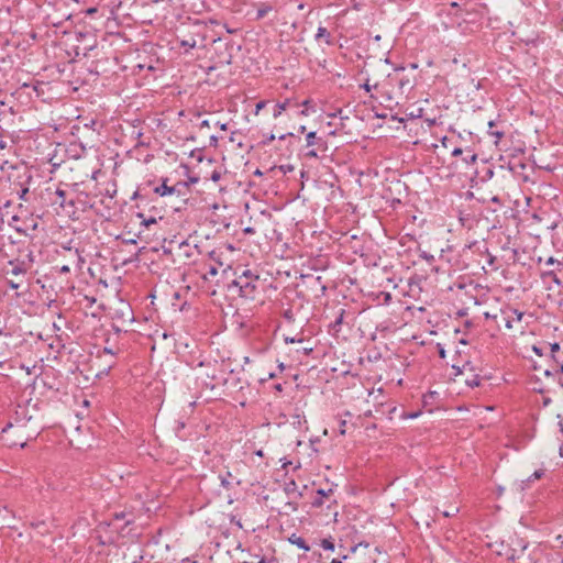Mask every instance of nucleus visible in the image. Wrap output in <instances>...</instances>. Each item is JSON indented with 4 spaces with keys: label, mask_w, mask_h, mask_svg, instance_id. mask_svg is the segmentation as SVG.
<instances>
[{
    "label": "nucleus",
    "mask_w": 563,
    "mask_h": 563,
    "mask_svg": "<svg viewBox=\"0 0 563 563\" xmlns=\"http://www.w3.org/2000/svg\"><path fill=\"white\" fill-rule=\"evenodd\" d=\"M258 276L246 269L241 276L232 280L229 288H238L239 295L246 299H254L257 291Z\"/></svg>",
    "instance_id": "f257e3e1"
},
{
    "label": "nucleus",
    "mask_w": 563,
    "mask_h": 563,
    "mask_svg": "<svg viewBox=\"0 0 563 563\" xmlns=\"http://www.w3.org/2000/svg\"><path fill=\"white\" fill-rule=\"evenodd\" d=\"M46 191L52 196L49 198L52 206H57L63 211L74 212L75 210V199L69 196V194L60 188H56L54 192H49V188Z\"/></svg>",
    "instance_id": "f03ea898"
},
{
    "label": "nucleus",
    "mask_w": 563,
    "mask_h": 563,
    "mask_svg": "<svg viewBox=\"0 0 563 563\" xmlns=\"http://www.w3.org/2000/svg\"><path fill=\"white\" fill-rule=\"evenodd\" d=\"M307 147H312L305 153V157L317 158L318 152L327 151V142L318 137L316 132H309L306 136Z\"/></svg>",
    "instance_id": "7ed1b4c3"
},
{
    "label": "nucleus",
    "mask_w": 563,
    "mask_h": 563,
    "mask_svg": "<svg viewBox=\"0 0 563 563\" xmlns=\"http://www.w3.org/2000/svg\"><path fill=\"white\" fill-rule=\"evenodd\" d=\"M32 180L31 173L24 168L23 173L19 175V181L14 183L16 194L21 200L27 201L29 183Z\"/></svg>",
    "instance_id": "20e7f679"
},
{
    "label": "nucleus",
    "mask_w": 563,
    "mask_h": 563,
    "mask_svg": "<svg viewBox=\"0 0 563 563\" xmlns=\"http://www.w3.org/2000/svg\"><path fill=\"white\" fill-rule=\"evenodd\" d=\"M501 316L503 320L505 321V327L507 329H512L515 321H521L523 312L519 311L518 309L508 307L501 310Z\"/></svg>",
    "instance_id": "39448f33"
},
{
    "label": "nucleus",
    "mask_w": 563,
    "mask_h": 563,
    "mask_svg": "<svg viewBox=\"0 0 563 563\" xmlns=\"http://www.w3.org/2000/svg\"><path fill=\"white\" fill-rule=\"evenodd\" d=\"M219 479L221 486L225 489H231L234 485L239 486L241 484V481L233 476L229 471L223 474H219Z\"/></svg>",
    "instance_id": "423d86ee"
},
{
    "label": "nucleus",
    "mask_w": 563,
    "mask_h": 563,
    "mask_svg": "<svg viewBox=\"0 0 563 563\" xmlns=\"http://www.w3.org/2000/svg\"><path fill=\"white\" fill-rule=\"evenodd\" d=\"M284 492L289 498L296 499L302 497V493L299 490L298 485L294 479L285 484Z\"/></svg>",
    "instance_id": "0eeeda50"
},
{
    "label": "nucleus",
    "mask_w": 563,
    "mask_h": 563,
    "mask_svg": "<svg viewBox=\"0 0 563 563\" xmlns=\"http://www.w3.org/2000/svg\"><path fill=\"white\" fill-rule=\"evenodd\" d=\"M9 265L12 266V269H11V274L12 275H24L29 268L31 267V265H27L25 262L23 261H10L9 262Z\"/></svg>",
    "instance_id": "6e6552de"
},
{
    "label": "nucleus",
    "mask_w": 563,
    "mask_h": 563,
    "mask_svg": "<svg viewBox=\"0 0 563 563\" xmlns=\"http://www.w3.org/2000/svg\"><path fill=\"white\" fill-rule=\"evenodd\" d=\"M314 40L316 41L323 40L324 43L328 44V45H332L333 44V37H332L331 33L324 26H319L318 27L317 34L314 36Z\"/></svg>",
    "instance_id": "1a4fd4ad"
},
{
    "label": "nucleus",
    "mask_w": 563,
    "mask_h": 563,
    "mask_svg": "<svg viewBox=\"0 0 563 563\" xmlns=\"http://www.w3.org/2000/svg\"><path fill=\"white\" fill-rule=\"evenodd\" d=\"M172 187V195L186 196L187 191L189 190V183L186 181H178L176 185L170 186Z\"/></svg>",
    "instance_id": "9d476101"
},
{
    "label": "nucleus",
    "mask_w": 563,
    "mask_h": 563,
    "mask_svg": "<svg viewBox=\"0 0 563 563\" xmlns=\"http://www.w3.org/2000/svg\"><path fill=\"white\" fill-rule=\"evenodd\" d=\"M289 541L292 544H296L299 549H301L303 551H309L310 550V547L307 544L306 540L303 538H301V537H297L296 534H292L289 538Z\"/></svg>",
    "instance_id": "9b49d317"
},
{
    "label": "nucleus",
    "mask_w": 563,
    "mask_h": 563,
    "mask_svg": "<svg viewBox=\"0 0 563 563\" xmlns=\"http://www.w3.org/2000/svg\"><path fill=\"white\" fill-rule=\"evenodd\" d=\"M330 493H332V489H329L328 492H325L324 489H318V497L314 498V500L312 501V506L316 508L321 507L323 505V497L328 496Z\"/></svg>",
    "instance_id": "f8f14e48"
},
{
    "label": "nucleus",
    "mask_w": 563,
    "mask_h": 563,
    "mask_svg": "<svg viewBox=\"0 0 563 563\" xmlns=\"http://www.w3.org/2000/svg\"><path fill=\"white\" fill-rule=\"evenodd\" d=\"M166 181H167V179H164V181L161 186L155 187L154 192L162 197L172 195V187L167 186Z\"/></svg>",
    "instance_id": "ddd939ff"
},
{
    "label": "nucleus",
    "mask_w": 563,
    "mask_h": 563,
    "mask_svg": "<svg viewBox=\"0 0 563 563\" xmlns=\"http://www.w3.org/2000/svg\"><path fill=\"white\" fill-rule=\"evenodd\" d=\"M289 104L290 101L288 99L285 100L284 102L277 103L274 108L273 117L278 118L279 115H282V113L289 107Z\"/></svg>",
    "instance_id": "4468645a"
},
{
    "label": "nucleus",
    "mask_w": 563,
    "mask_h": 563,
    "mask_svg": "<svg viewBox=\"0 0 563 563\" xmlns=\"http://www.w3.org/2000/svg\"><path fill=\"white\" fill-rule=\"evenodd\" d=\"M543 475H544L543 470L534 471V473L527 481L521 482V484H520L521 490L526 489L527 483L536 481V479H540Z\"/></svg>",
    "instance_id": "2eb2a0df"
},
{
    "label": "nucleus",
    "mask_w": 563,
    "mask_h": 563,
    "mask_svg": "<svg viewBox=\"0 0 563 563\" xmlns=\"http://www.w3.org/2000/svg\"><path fill=\"white\" fill-rule=\"evenodd\" d=\"M97 46V38L95 35L90 36L89 40H87V43L81 47L84 51V56L88 55V52L92 51Z\"/></svg>",
    "instance_id": "dca6fc26"
},
{
    "label": "nucleus",
    "mask_w": 563,
    "mask_h": 563,
    "mask_svg": "<svg viewBox=\"0 0 563 563\" xmlns=\"http://www.w3.org/2000/svg\"><path fill=\"white\" fill-rule=\"evenodd\" d=\"M556 272H558V271H554V269L543 272V273L541 274V277H542V278H550L554 284H556V285H559V286H560V285H561V280H560V278L558 277Z\"/></svg>",
    "instance_id": "f3484780"
},
{
    "label": "nucleus",
    "mask_w": 563,
    "mask_h": 563,
    "mask_svg": "<svg viewBox=\"0 0 563 563\" xmlns=\"http://www.w3.org/2000/svg\"><path fill=\"white\" fill-rule=\"evenodd\" d=\"M545 264L547 265H552V266H555L554 271H558V272H562L563 271V261H560L553 256H550L547 261H545Z\"/></svg>",
    "instance_id": "a211bd4d"
},
{
    "label": "nucleus",
    "mask_w": 563,
    "mask_h": 563,
    "mask_svg": "<svg viewBox=\"0 0 563 563\" xmlns=\"http://www.w3.org/2000/svg\"><path fill=\"white\" fill-rule=\"evenodd\" d=\"M344 313H345V311L343 309H341L338 317L335 318V320L331 323L332 330H334V331L340 330V327L343 323Z\"/></svg>",
    "instance_id": "6ab92c4d"
},
{
    "label": "nucleus",
    "mask_w": 563,
    "mask_h": 563,
    "mask_svg": "<svg viewBox=\"0 0 563 563\" xmlns=\"http://www.w3.org/2000/svg\"><path fill=\"white\" fill-rule=\"evenodd\" d=\"M398 86L401 91H405L406 89L411 90L413 85L411 84V80L407 77H402L399 79Z\"/></svg>",
    "instance_id": "aec40b11"
},
{
    "label": "nucleus",
    "mask_w": 563,
    "mask_h": 563,
    "mask_svg": "<svg viewBox=\"0 0 563 563\" xmlns=\"http://www.w3.org/2000/svg\"><path fill=\"white\" fill-rule=\"evenodd\" d=\"M271 10H272L271 5L263 4L261 8L257 9L256 19L257 20L264 19Z\"/></svg>",
    "instance_id": "412c9836"
},
{
    "label": "nucleus",
    "mask_w": 563,
    "mask_h": 563,
    "mask_svg": "<svg viewBox=\"0 0 563 563\" xmlns=\"http://www.w3.org/2000/svg\"><path fill=\"white\" fill-rule=\"evenodd\" d=\"M320 545L327 551H334L335 549L332 538L322 539Z\"/></svg>",
    "instance_id": "4be33fe9"
},
{
    "label": "nucleus",
    "mask_w": 563,
    "mask_h": 563,
    "mask_svg": "<svg viewBox=\"0 0 563 563\" xmlns=\"http://www.w3.org/2000/svg\"><path fill=\"white\" fill-rule=\"evenodd\" d=\"M465 384L470 387H477L481 384V378L478 375H472L470 378L465 379Z\"/></svg>",
    "instance_id": "5701e85b"
},
{
    "label": "nucleus",
    "mask_w": 563,
    "mask_h": 563,
    "mask_svg": "<svg viewBox=\"0 0 563 563\" xmlns=\"http://www.w3.org/2000/svg\"><path fill=\"white\" fill-rule=\"evenodd\" d=\"M180 46L185 47L186 51H188L189 48H194L196 47V40L194 37H191L190 40H181Z\"/></svg>",
    "instance_id": "b1692460"
},
{
    "label": "nucleus",
    "mask_w": 563,
    "mask_h": 563,
    "mask_svg": "<svg viewBox=\"0 0 563 563\" xmlns=\"http://www.w3.org/2000/svg\"><path fill=\"white\" fill-rule=\"evenodd\" d=\"M476 161H477V154L472 153L471 151H468V154L463 158V162L466 165L474 164Z\"/></svg>",
    "instance_id": "393cba45"
},
{
    "label": "nucleus",
    "mask_w": 563,
    "mask_h": 563,
    "mask_svg": "<svg viewBox=\"0 0 563 563\" xmlns=\"http://www.w3.org/2000/svg\"><path fill=\"white\" fill-rule=\"evenodd\" d=\"M314 284L319 285L320 287V295L323 296L327 291V286L322 283V277L318 276L313 279Z\"/></svg>",
    "instance_id": "a878e982"
},
{
    "label": "nucleus",
    "mask_w": 563,
    "mask_h": 563,
    "mask_svg": "<svg viewBox=\"0 0 563 563\" xmlns=\"http://www.w3.org/2000/svg\"><path fill=\"white\" fill-rule=\"evenodd\" d=\"M218 274V267L214 265H210L208 267L207 273L205 274L203 278L208 279L209 276H216Z\"/></svg>",
    "instance_id": "bb28decb"
},
{
    "label": "nucleus",
    "mask_w": 563,
    "mask_h": 563,
    "mask_svg": "<svg viewBox=\"0 0 563 563\" xmlns=\"http://www.w3.org/2000/svg\"><path fill=\"white\" fill-rule=\"evenodd\" d=\"M137 217L142 218V224L145 225L146 228L150 227L151 224H155L156 223V219L155 218L144 219L142 213H139Z\"/></svg>",
    "instance_id": "cd10ccee"
},
{
    "label": "nucleus",
    "mask_w": 563,
    "mask_h": 563,
    "mask_svg": "<svg viewBox=\"0 0 563 563\" xmlns=\"http://www.w3.org/2000/svg\"><path fill=\"white\" fill-rule=\"evenodd\" d=\"M90 36H92V34L87 33V32H86V33H84V32H78V33H77V41H78V42H84V41H86V40H89V37H90Z\"/></svg>",
    "instance_id": "c85d7f7f"
},
{
    "label": "nucleus",
    "mask_w": 563,
    "mask_h": 563,
    "mask_svg": "<svg viewBox=\"0 0 563 563\" xmlns=\"http://www.w3.org/2000/svg\"><path fill=\"white\" fill-rule=\"evenodd\" d=\"M550 350H551L553 360L556 362L554 354L560 351V344L558 342L551 343Z\"/></svg>",
    "instance_id": "c756f323"
},
{
    "label": "nucleus",
    "mask_w": 563,
    "mask_h": 563,
    "mask_svg": "<svg viewBox=\"0 0 563 563\" xmlns=\"http://www.w3.org/2000/svg\"><path fill=\"white\" fill-rule=\"evenodd\" d=\"M7 515H12V511L9 510L5 506L0 508V517L3 521H5Z\"/></svg>",
    "instance_id": "7c9ffc66"
},
{
    "label": "nucleus",
    "mask_w": 563,
    "mask_h": 563,
    "mask_svg": "<svg viewBox=\"0 0 563 563\" xmlns=\"http://www.w3.org/2000/svg\"><path fill=\"white\" fill-rule=\"evenodd\" d=\"M457 512H459V508L453 507L451 510L443 511V516L449 518V517L455 516Z\"/></svg>",
    "instance_id": "2f4dec72"
},
{
    "label": "nucleus",
    "mask_w": 563,
    "mask_h": 563,
    "mask_svg": "<svg viewBox=\"0 0 563 563\" xmlns=\"http://www.w3.org/2000/svg\"><path fill=\"white\" fill-rule=\"evenodd\" d=\"M420 257H422L423 260H426L429 263H432L434 261V256L431 254H428L426 251L420 253Z\"/></svg>",
    "instance_id": "473e14b6"
},
{
    "label": "nucleus",
    "mask_w": 563,
    "mask_h": 563,
    "mask_svg": "<svg viewBox=\"0 0 563 563\" xmlns=\"http://www.w3.org/2000/svg\"><path fill=\"white\" fill-rule=\"evenodd\" d=\"M266 103L267 102L263 101V100L257 102L256 106H255V114H258L260 111L265 108Z\"/></svg>",
    "instance_id": "72a5a7b5"
},
{
    "label": "nucleus",
    "mask_w": 563,
    "mask_h": 563,
    "mask_svg": "<svg viewBox=\"0 0 563 563\" xmlns=\"http://www.w3.org/2000/svg\"><path fill=\"white\" fill-rule=\"evenodd\" d=\"M284 340H285L286 343H295V342L300 343V342L303 341L302 338L297 339V338H291V336H285Z\"/></svg>",
    "instance_id": "f704fd0d"
},
{
    "label": "nucleus",
    "mask_w": 563,
    "mask_h": 563,
    "mask_svg": "<svg viewBox=\"0 0 563 563\" xmlns=\"http://www.w3.org/2000/svg\"><path fill=\"white\" fill-rule=\"evenodd\" d=\"M488 133L490 135L495 136L497 140H500L504 136V132L498 131V130L488 131Z\"/></svg>",
    "instance_id": "c9c22d12"
},
{
    "label": "nucleus",
    "mask_w": 563,
    "mask_h": 563,
    "mask_svg": "<svg viewBox=\"0 0 563 563\" xmlns=\"http://www.w3.org/2000/svg\"><path fill=\"white\" fill-rule=\"evenodd\" d=\"M287 137H289V139H296L297 141H300V139H299V137H296V136L294 135V133H286V134H283V135H280L278 139H279V140H285V139H287Z\"/></svg>",
    "instance_id": "e433bc0d"
},
{
    "label": "nucleus",
    "mask_w": 563,
    "mask_h": 563,
    "mask_svg": "<svg viewBox=\"0 0 563 563\" xmlns=\"http://www.w3.org/2000/svg\"><path fill=\"white\" fill-rule=\"evenodd\" d=\"M8 286L11 288V289H19L20 288V284L19 283H15L13 280H8Z\"/></svg>",
    "instance_id": "4c0bfd02"
},
{
    "label": "nucleus",
    "mask_w": 563,
    "mask_h": 563,
    "mask_svg": "<svg viewBox=\"0 0 563 563\" xmlns=\"http://www.w3.org/2000/svg\"><path fill=\"white\" fill-rule=\"evenodd\" d=\"M284 317H285L288 321H292V320H294V319H292V317H294V316H292V311H291L290 309H288V310H286V311L284 312Z\"/></svg>",
    "instance_id": "58836bf2"
},
{
    "label": "nucleus",
    "mask_w": 563,
    "mask_h": 563,
    "mask_svg": "<svg viewBox=\"0 0 563 563\" xmlns=\"http://www.w3.org/2000/svg\"><path fill=\"white\" fill-rule=\"evenodd\" d=\"M532 351H533L537 355H539V356H542V355H543V350H542V347H539V346H537V345H533V346H532Z\"/></svg>",
    "instance_id": "ea45409f"
},
{
    "label": "nucleus",
    "mask_w": 563,
    "mask_h": 563,
    "mask_svg": "<svg viewBox=\"0 0 563 563\" xmlns=\"http://www.w3.org/2000/svg\"><path fill=\"white\" fill-rule=\"evenodd\" d=\"M69 272H70V268L68 265H63L59 267V273H62V274H67Z\"/></svg>",
    "instance_id": "a19ab883"
},
{
    "label": "nucleus",
    "mask_w": 563,
    "mask_h": 563,
    "mask_svg": "<svg viewBox=\"0 0 563 563\" xmlns=\"http://www.w3.org/2000/svg\"><path fill=\"white\" fill-rule=\"evenodd\" d=\"M275 377H276V374L271 372V373L267 374V377L261 378V382L264 383V382H266L268 379H272V378H275Z\"/></svg>",
    "instance_id": "79ce46f5"
},
{
    "label": "nucleus",
    "mask_w": 563,
    "mask_h": 563,
    "mask_svg": "<svg viewBox=\"0 0 563 563\" xmlns=\"http://www.w3.org/2000/svg\"><path fill=\"white\" fill-rule=\"evenodd\" d=\"M462 153H463V150H462V148H460V147H456V148H454V150L452 151V155H453V156H460V155H462Z\"/></svg>",
    "instance_id": "37998d69"
},
{
    "label": "nucleus",
    "mask_w": 563,
    "mask_h": 563,
    "mask_svg": "<svg viewBox=\"0 0 563 563\" xmlns=\"http://www.w3.org/2000/svg\"><path fill=\"white\" fill-rule=\"evenodd\" d=\"M8 147V143L2 140V137L0 136V151H3Z\"/></svg>",
    "instance_id": "c03bdc74"
},
{
    "label": "nucleus",
    "mask_w": 563,
    "mask_h": 563,
    "mask_svg": "<svg viewBox=\"0 0 563 563\" xmlns=\"http://www.w3.org/2000/svg\"><path fill=\"white\" fill-rule=\"evenodd\" d=\"M345 424H346V421H345V420H342V421L340 422V432H341V434H344V433H345V430H344Z\"/></svg>",
    "instance_id": "a18cd8bd"
},
{
    "label": "nucleus",
    "mask_w": 563,
    "mask_h": 563,
    "mask_svg": "<svg viewBox=\"0 0 563 563\" xmlns=\"http://www.w3.org/2000/svg\"><path fill=\"white\" fill-rule=\"evenodd\" d=\"M97 11H98V9H97L96 7H92V8H89V9L86 11V13H87L88 15H92V14H95Z\"/></svg>",
    "instance_id": "49530a36"
},
{
    "label": "nucleus",
    "mask_w": 563,
    "mask_h": 563,
    "mask_svg": "<svg viewBox=\"0 0 563 563\" xmlns=\"http://www.w3.org/2000/svg\"><path fill=\"white\" fill-rule=\"evenodd\" d=\"M231 522L234 523L236 527L242 528L241 520H236L235 517L231 518Z\"/></svg>",
    "instance_id": "de8ad7c7"
},
{
    "label": "nucleus",
    "mask_w": 563,
    "mask_h": 563,
    "mask_svg": "<svg viewBox=\"0 0 563 563\" xmlns=\"http://www.w3.org/2000/svg\"><path fill=\"white\" fill-rule=\"evenodd\" d=\"M274 140H275V135H274V134H269V136H267V139H266V140H264V142H263V143H264V144H268V143H271V142H272V141H274Z\"/></svg>",
    "instance_id": "09e8293b"
},
{
    "label": "nucleus",
    "mask_w": 563,
    "mask_h": 563,
    "mask_svg": "<svg viewBox=\"0 0 563 563\" xmlns=\"http://www.w3.org/2000/svg\"><path fill=\"white\" fill-rule=\"evenodd\" d=\"M361 87L367 92L372 89V86L368 82L363 84Z\"/></svg>",
    "instance_id": "8fccbe9b"
},
{
    "label": "nucleus",
    "mask_w": 563,
    "mask_h": 563,
    "mask_svg": "<svg viewBox=\"0 0 563 563\" xmlns=\"http://www.w3.org/2000/svg\"><path fill=\"white\" fill-rule=\"evenodd\" d=\"M435 396H438L437 391H429V394L424 396V399H427V398H434Z\"/></svg>",
    "instance_id": "3c124183"
},
{
    "label": "nucleus",
    "mask_w": 563,
    "mask_h": 563,
    "mask_svg": "<svg viewBox=\"0 0 563 563\" xmlns=\"http://www.w3.org/2000/svg\"><path fill=\"white\" fill-rule=\"evenodd\" d=\"M346 558V555H343L342 559H333L330 563H342V560H345Z\"/></svg>",
    "instance_id": "603ef678"
},
{
    "label": "nucleus",
    "mask_w": 563,
    "mask_h": 563,
    "mask_svg": "<svg viewBox=\"0 0 563 563\" xmlns=\"http://www.w3.org/2000/svg\"><path fill=\"white\" fill-rule=\"evenodd\" d=\"M243 231H244V233H246V234H252V233H254V229H253V228H251V227L245 228Z\"/></svg>",
    "instance_id": "864d4df0"
},
{
    "label": "nucleus",
    "mask_w": 563,
    "mask_h": 563,
    "mask_svg": "<svg viewBox=\"0 0 563 563\" xmlns=\"http://www.w3.org/2000/svg\"><path fill=\"white\" fill-rule=\"evenodd\" d=\"M125 517L124 512H120V514H115L114 515V518L118 519V520H121Z\"/></svg>",
    "instance_id": "5fc2aeb1"
},
{
    "label": "nucleus",
    "mask_w": 563,
    "mask_h": 563,
    "mask_svg": "<svg viewBox=\"0 0 563 563\" xmlns=\"http://www.w3.org/2000/svg\"><path fill=\"white\" fill-rule=\"evenodd\" d=\"M282 169L286 173V172H291L294 168H292V166L287 165V166H282Z\"/></svg>",
    "instance_id": "6e6d98bb"
},
{
    "label": "nucleus",
    "mask_w": 563,
    "mask_h": 563,
    "mask_svg": "<svg viewBox=\"0 0 563 563\" xmlns=\"http://www.w3.org/2000/svg\"><path fill=\"white\" fill-rule=\"evenodd\" d=\"M274 389L276 391H282L283 390V385L282 384H276V385H274Z\"/></svg>",
    "instance_id": "4d7b16f0"
},
{
    "label": "nucleus",
    "mask_w": 563,
    "mask_h": 563,
    "mask_svg": "<svg viewBox=\"0 0 563 563\" xmlns=\"http://www.w3.org/2000/svg\"><path fill=\"white\" fill-rule=\"evenodd\" d=\"M103 353H104V354H110L111 356H113V355H114V353L112 352V350H110V349H108V347H104V349H103Z\"/></svg>",
    "instance_id": "13d9d810"
},
{
    "label": "nucleus",
    "mask_w": 563,
    "mask_h": 563,
    "mask_svg": "<svg viewBox=\"0 0 563 563\" xmlns=\"http://www.w3.org/2000/svg\"><path fill=\"white\" fill-rule=\"evenodd\" d=\"M10 428H13V423L9 422L3 429L2 432H7Z\"/></svg>",
    "instance_id": "bf43d9fd"
},
{
    "label": "nucleus",
    "mask_w": 563,
    "mask_h": 563,
    "mask_svg": "<svg viewBox=\"0 0 563 563\" xmlns=\"http://www.w3.org/2000/svg\"><path fill=\"white\" fill-rule=\"evenodd\" d=\"M52 24L55 26V27H59L62 25V21H58V20H55L52 22Z\"/></svg>",
    "instance_id": "052dcab7"
},
{
    "label": "nucleus",
    "mask_w": 563,
    "mask_h": 563,
    "mask_svg": "<svg viewBox=\"0 0 563 563\" xmlns=\"http://www.w3.org/2000/svg\"><path fill=\"white\" fill-rule=\"evenodd\" d=\"M302 351L306 355H308L309 353L312 352V347H303Z\"/></svg>",
    "instance_id": "680f3d73"
},
{
    "label": "nucleus",
    "mask_w": 563,
    "mask_h": 563,
    "mask_svg": "<svg viewBox=\"0 0 563 563\" xmlns=\"http://www.w3.org/2000/svg\"><path fill=\"white\" fill-rule=\"evenodd\" d=\"M494 125H495L494 121H489V123H488L489 130L488 131H494Z\"/></svg>",
    "instance_id": "e2e57ef3"
},
{
    "label": "nucleus",
    "mask_w": 563,
    "mask_h": 563,
    "mask_svg": "<svg viewBox=\"0 0 563 563\" xmlns=\"http://www.w3.org/2000/svg\"><path fill=\"white\" fill-rule=\"evenodd\" d=\"M212 180H218L220 178V175L218 173H213Z\"/></svg>",
    "instance_id": "0e129e2a"
},
{
    "label": "nucleus",
    "mask_w": 563,
    "mask_h": 563,
    "mask_svg": "<svg viewBox=\"0 0 563 563\" xmlns=\"http://www.w3.org/2000/svg\"><path fill=\"white\" fill-rule=\"evenodd\" d=\"M201 126H209V121L208 120H203L201 122Z\"/></svg>",
    "instance_id": "69168bd1"
},
{
    "label": "nucleus",
    "mask_w": 563,
    "mask_h": 563,
    "mask_svg": "<svg viewBox=\"0 0 563 563\" xmlns=\"http://www.w3.org/2000/svg\"><path fill=\"white\" fill-rule=\"evenodd\" d=\"M287 505H288V506H290L292 510H296V509H297V508H296V506L294 505V503H290V501H289V503H287Z\"/></svg>",
    "instance_id": "338daca9"
},
{
    "label": "nucleus",
    "mask_w": 563,
    "mask_h": 563,
    "mask_svg": "<svg viewBox=\"0 0 563 563\" xmlns=\"http://www.w3.org/2000/svg\"><path fill=\"white\" fill-rule=\"evenodd\" d=\"M560 373L563 374V363L560 364Z\"/></svg>",
    "instance_id": "774afa93"
}]
</instances>
